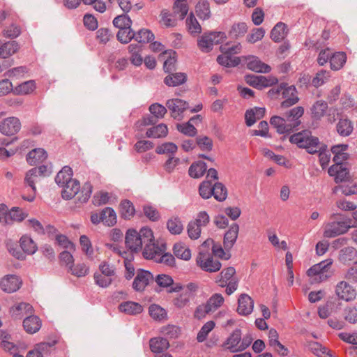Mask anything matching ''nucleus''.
Listing matches in <instances>:
<instances>
[{
	"mask_svg": "<svg viewBox=\"0 0 357 357\" xmlns=\"http://www.w3.org/2000/svg\"><path fill=\"white\" fill-rule=\"evenodd\" d=\"M125 245L132 254L142 253L145 259L169 267L175 266V257L189 261L192 257L191 248L183 241L174 243V255L167 252L166 243L158 239L154 231L149 226H143L139 229H128L125 234Z\"/></svg>",
	"mask_w": 357,
	"mask_h": 357,
	"instance_id": "f257e3e1",
	"label": "nucleus"
},
{
	"mask_svg": "<svg viewBox=\"0 0 357 357\" xmlns=\"http://www.w3.org/2000/svg\"><path fill=\"white\" fill-rule=\"evenodd\" d=\"M215 256L227 259L225 251L218 242L213 238L208 237L199 246L196 257L197 266L205 272L215 273L220 270L222 264Z\"/></svg>",
	"mask_w": 357,
	"mask_h": 357,
	"instance_id": "f03ea898",
	"label": "nucleus"
},
{
	"mask_svg": "<svg viewBox=\"0 0 357 357\" xmlns=\"http://www.w3.org/2000/svg\"><path fill=\"white\" fill-rule=\"evenodd\" d=\"M252 341V335L247 334L243 336L242 330L236 328L222 342V347L231 353L241 352L245 351Z\"/></svg>",
	"mask_w": 357,
	"mask_h": 357,
	"instance_id": "7ed1b4c3",
	"label": "nucleus"
},
{
	"mask_svg": "<svg viewBox=\"0 0 357 357\" xmlns=\"http://www.w3.org/2000/svg\"><path fill=\"white\" fill-rule=\"evenodd\" d=\"M240 43L225 42L220 47V54L217 56V63L226 68H234L241 63L240 57L234 56L241 51Z\"/></svg>",
	"mask_w": 357,
	"mask_h": 357,
	"instance_id": "20e7f679",
	"label": "nucleus"
},
{
	"mask_svg": "<svg viewBox=\"0 0 357 357\" xmlns=\"http://www.w3.org/2000/svg\"><path fill=\"white\" fill-rule=\"evenodd\" d=\"M61 195L65 199H70L75 196L81 202H86L91 194L92 187L90 183H86L82 187L79 186V182L74 179L67 185L65 184L61 187Z\"/></svg>",
	"mask_w": 357,
	"mask_h": 357,
	"instance_id": "39448f33",
	"label": "nucleus"
},
{
	"mask_svg": "<svg viewBox=\"0 0 357 357\" xmlns=\"http://www.w3.org/2000/svg\"><path fill=\"white\" fill-rule=\"evenodd\" d=\"M289 141L298 147L305 149L309 153H314L324 148L317 137L307 131H302L292 135Z\"/></svg>",
	"mask_w": 357,
	"mask_h": 357,
	"instance_id": "423d86ee",
	"label": "nucleus"
},
{
	"mask_svg": "<svg viewBox=\"0 0 357 357\" xmlns=\"http://www.w3.org/2000/svg\"><path fill=\"white\" fill-rule=\"evenodd\" d=\"M215 282L219 287H226L227 294L231 295L238 286L239 279L236 268L233 266L224 268L216 276Z\"/></svg>",
	"mask_w": 357,
	"mask_h": 357,
	"instance_id": "0eeeda50",
	"label": "nucleus"
},
{
	"mask_svg": "<svg viewBox=\"0 0 357 357\" xmlns=\"http://www.w3.org/2000/svg\"><path fill=\"white\" fill-rule=\"evenodd\" d=\"M333 260L328 259L312 266L306 272L312 282L321 283L327 280L333 273Z\"/></svg>",
	"mask_w": 357,
	"mask_h": 357,
	"instance_id": "6e6552de",
	"label": "nucleus"
},
{
	"mask_svg": "<svg viewBox=\"0 0 357 357\" xmlns=\"http://www.w3.org/2000/svg\"><path fill=\"white\" fill-rule=\"evenodd\" d=\"M227 34L223 31L205 32L197 38V47L201 52L208 53L213 50L214 45L223 44L227 40Z\"/></svg>",
	"mask_w": 357,
	"mask_h": 357,
	"instance_id": "1a4fd4ad",
	"label": "nucleus"
},
{
	"mask_svg": "<svg viewBox=\"0 0 357 357\" xmlns=\"http://www.w3.org/2000/svg\"><path fill=\"white\" fill-rule=\"evenodd\" d=\"M90 220L94 225L102 223L105 226L111 227L117 222V214L113 208L105 207L100 211L91 212Z\"/></svg>",
	"mask_w": 357,
	"mask_h": 357,
	"instance_id": "9d476101",
	"label": "nucleus"
},
{
	"mask_svg": "<svg viewBox=\"0 0 357 357\" xmlns=\"http://www.w3.org/2000/svg\"><path fill=\"white\" fill-rule=\"evenodd\" d=\"M245 82L258 90H263L268 87L275 86L278 82V79L273 75L264 76L248 74L244 77Z\"/></svg>",
	"mask_w": 357,
	"mask_h": 357,
	"instance_id": "9b49d317",
	"label": "nucleus"
},
{
	"mask_svg": "<svg viewBox=\"0 0 357 357\" xmlns=\"http://www.w3.org/2000/svg\"><path fill=\"white\" fill-rule=\"evenodd\" d=\"M22 284V278L16 274H6L0 278V290L5 294L17 292Z\"/></svg>",
	"mask_w": 357,
	"mask_h": 357,
	"instance_id": "f8f14e48",
	"label": "nucleus"
},
{
	"mask_svg": "<svg viewBox=\"0 0 357 357\" xmlns=\"http://www.w3.org/2000/svg\"><path fill=\"white\" fill-rule=\"evenodd\" d=\"M79 248L84 256L89 261H95L99 259V248L93 245L91 238L82 234L78 240Z\"/></svg>",
	"mask_w": 357,
	"mask_h": 357,
	"instance_id": "ddd939ff",
	"label": "nucleus"
},
{
	"mask_svg": "<svg viewBox=\"0 0 357 357\" xmlns=\"http://www.w3.org/2000/svg\"><path fill=\"white\" fill-rule=\"evenodd\" d=\"M156 285L169 293H177L183 289V285L174 282L173 278L166 273H160L154 277Z\"/></svg>",
	"mask_w": 357,
	"mask_h": 357,
	"instance_id": "4468645a",
	"label": "nucleus"
},
{
	"mask_svg": "<svg viewBox=\"0 0 357 357\" xmlns=\"http://www.w3.org/2000/svg\"><path fill=\"white\" fill-rule=\"evenodd\" d=\"M153 280L154 275L151 271L139 268L136 271L132 287L135 291L142 292Z\"/></svg>",
	"mask_w": 357,
	"mask_h": 357,
	"instance_id": "2eb2a0df",
	"label": "nucleus"
},
{
	"mask_svg": "<svg viewBox=\"0 0 357 357\" xmlns=\"http://www.w3.org/2000/svg\"><path fill=\"white\" fill-rule=\"evenodd\" d=\"M21 128V121L15 116L5 118L0 122V133L4 136H15L20 131Z\"/></svg>",
	"mask_w": 357,
	"mask_h": 357,
	"instance_id": "dca6fc26",
	"label": "nucleus"
},
{
	"mask_svg": "<svg viewBox=\"0 0 357 357\" xmlns=\"http://www.w3.org/2000/svg\"><path fill=\"white\" fill-rule=\"evenodd\" d=\"M335 294L339 299L346 302L353 301L357 296L356 288L346 281H341L336 284Z\"/></svg>",
	"mask_w": 357,
	"mask_h": 357,
	"instance_id": "f3484780",
	"label": "nucleus"
},
{
	"mask_svg": "<svg viewBox=\"0 0 357 357\" xmlns=\"http://www.w3.org/2000/svg\"><path fill=\"white\" fill-rule=\"evenodd\" d=\"M166 106L170 111L171 116L176 120H181L183 112L189 108L186 100L178 98L169 99Z\"/></svg>",
	"mask_w": 357,
	"mask_h": 357,
	"instance_id": "a211bd4d",
	"label": "nucleus"
},
{
	"mask_svg": "<svg viewBox=\"0 0 357 357\" xmlns=\"http://www.w3.org/2000/svg\"><path fill=\"white\" fill-rule=\"evenodd\" d=\"M255 308V301L253 298L247 294H241L238 296L237 300L236 312L242 317L250 315Z\"/></svg>",
	"mask_w": 357,
	"mask_h": 357,
	"instance_id": "6ab92c4d",
	"label": "nucleus"
},
{
	"mask_svg": "<svg viewBox=\"0 0 357 357\" xmlns=\"http://www.w3.org/2000/svg\"><path fill=\"white\" fill-rule=\"evenodd\" d=\"M240 231L239 225L232 223L225 231L222 239V248L226 250H231L237 241Z\"/></svg>",
	"mask_w": 357,
	"mask_h": 357,
	"instance_id": "aec40b11",
	"label": "nucleus"
},
{
	"mask_svg": "<svg viewBox=\"0 0 357 357\" xmlns=\"http://www.w3.org/2000/svg\"><path fill=\"white\" fill-rule=\"evenodd\" d=\"M280 88L282 89V94L284 99L281 102L282 107H289L298 102L299 98L294 86L282 83L280 84Z\"/></svg>",
	"mask_w": 357,
	"mask_h": 357,
	"instance_id": "412c9836",
	"label": "nucleus"
},
{
	"mask_svg": "<svg viewBox=\"0 0 357 357\" xmlns=\"http://www.w3.org/2000/svg\"><path fill=\"white\" fill-rule=\"evenodd\" d=\"M270 123L272 127L275 129L276 132L279 134H288L295 127L298 126L297 121L290 123L287 119H285L279 116H273L270 119Z\"/></svg>",
	"mask_w": 357,
	"mask_h": 357,
	"instance_id": "4be33fe9",
	"label": "nucleus"
},
{
	"mask_svg": "<svg viewBox=\"0 0 357 357\" xmlns=\"http://www.w3.org/2000/svg\"><path fill=\"white\" fill-rule=\"evenodd\" d=\"M202 118L200 115H196L192 117L188 121L176 125V130L181 133L188 136L195 137L197 134V130L195 125L202 122Z\"/></svg>",
	"mask_w": 357,
	"mask_h": 357,
	"instance_id": "5701e85b",
	"label": "nucleus"
},
{
	"mask_svg": "<svg viewBox=\"0 0 357 357\" xmlns=\"http://www.w3.org/2000/svg\"><path fill=\"white\" fill-rule=\"evenodd\" d=\"M33 312V307L29 303L22 301L15 303L9 309L10 317L15 320H20L22 317L32 314Z\"/></svg>",
	"mask_w": 357,
	"mask_h": 357,
	"instance_id": "b1692460",
	"label": "nucleus"
},
{
	"mask_svg": "<svg viewBox=\"0 0 357 357\" xmlns=\"http://www.w3.org/2000/svg\"><path fill=\"white\" fill-rule=\"evenodd\" d=\"M350 226L345 222H333L326 225L324 229V236L331 238L338 235L345 234Z\"/></svg>",
	"mask_w": 357,
	"mask_h": 357,
	"instance_id": "393cba45",
	"label": "nucleus"
},
{
	"mask_svg": "<svg viewBox=\"0 0 357 357\" xmlns=\"http://www.w3.org/2000/svg\"><path fill=\"white\" fill-rule=\"evenodd\" d=\"M328 174L334 177V180L337 183L341 185L344 181H349L352 177L348 169L340 164H335L332 165L328 170Z\"/></svg>",
	"mask_w": 357,
	"mask_h": 357,
	"instance_id": "a878e982",
	"label": "nucleus"
},
{
	"mask_svg": "<svg viewBox=\"0 0 357 357\" xmlns=\"http://www.w3.org/2000/svg\"><path fill=\"white\" fill-rule=\"evenodd\" d=\"M14 142V139L0 136V160L5 161L15 154L17 149L13 146Z\"/></svg>",
	"mask_w": 357,
	"mask_h": 357,
	"instance_id": "bb28decb",
	"label": "nucleus"
},
{
	"mask_svg": "<svg viewBox=\"0 0 357 357\" xmlns=\"http://www.w3.org/2000/svg\"><path fill=\"white\" fill-rule=\"evenodd\" d=\"M247 68L255 73H268L271 71V67L261 61L255 56H249L245 58Z\"/></svg>",
	"mask_w": 357,
	"mask_h": 357,
	"instance_id": "cd10ccee",
	"label": "nucleus"
},
{
	"mask_svg": "<svg viewBox=\"0 0 357 357\" xmlns=\"http://www.w3.org/2000/svg\"><path fill=\"white\" fill-rule=\"evenodd\" d=\"M165 77L164 83L169 87H176L185 84L188 80V75L183 72L170 73Z\"/></svg>",
	"mask_w": 357,
	"mask_h": 357,
	"instance_id": "c85d7f7f",
	"label": "nucleus"
},
{
	"mask_svg": "<svg viewBox=\"0 0 357 357\" xmlns=\"http://www.w3.org/2000/svg\"><path fill=\"white\" fill-rule=\"evenodd\" d=\"M118 210L121 218L126 220L133 219L136 214V209L134 204L128 199L121 201Z\"/></svg>",
	"mask_w": 357,
	"mask_h": 357,
	"instance_id": "c756f323",
	"label": "nucleus"
},
{
	"mask_svg": "<svg viewBox=\"0 0 357 357\" xmlns=\"http://www.w3.org/2000/svg\"><path fill=\"white\" fill-rule=\"evenodd\" d=\"M266 113V108L254 107L248 109L245 114V123L248 126H253L258 120L262 119Z\"/></svg>",
	"mask_w": 357,
	"mask_h": 357,
	"instance_id": "7c9ffc66",
	"label": "nucleus"
},
{
	"mask_svg": "<svg viewBox=\"0 0 357 357\" xmlns=\"http://www.w3.org/2000/svg\"><path fill=\"white\" fill-rule=\"evenodd\" d=\"M42 326L40 319L35 315L26 317L22 322V327L28 334H35L40 331Z\"/></svg>",
	"mask_w": 357,
	"mask_h": 357,
	"instance_id": "2f4dec72",
	"label": "nucleus"
},
{
	"mask_svg": "<svg viewBox=\"0 0 357 357\" xmlns=\"http://www.w3.org/2000/svg\"><path fill=\"white\" fill-rule=\"evenodd\" d=\"M119 310L128 315H137L144 311V307L135 301H124L119 304Z\"/></svg>",
	"mask_w": 357,
	"mask_h": 357,
	"instance_id": "473e14b6",
	"label": "nucleus"
},
{
	"mask_svg": "<svg viewBox=\"0 0 357 357\" xmlns=\"http://www.w3.org/2000/svg\"><path fill=\"white\" fill-rule=\"evenodd\" d=\"M354 128V123L347 116L340 118L336 124V131L342 137L349 136L353 132Z\"/></svg>",
	"mask_w": 357,
	"mask_h": 357,
	"instance_id": "72a5a7b5",
	"label": "nucleus"
},
{
	"mask_svg": "<svg viewBox=\"0 0 357 357\" xmlns=\"http://www.w3.org/2000/svg\"><path fill=\"white\" fill-rule=\"evenodd\" d=\"M348 149V145L344 144H336L332 146L331 152L333 154V161L335 164L341 165L342 162L349 158Z\"/></svg>",
	"mask_w": 357,
	"mask_h": 357,
	"instance_id": "f704fd0d",
	"label": "nucleus"
},
{
	"mask_svg": "<svg viewBox=\"0 0 357 357\" xmlns=\"http://www.w3.org/2000/svg\"><path fill=\"white\" fill-rule=\"evenodd\" d=\"M159 59L163 61L165 72H171L175 67L176 62V52L172 50H168L158 56Z\"/></svg>",
	"mask_w": 357,
	"mask_h": 357,
	"instance_id": "c9c22d12",
	"label": "nucleus"
},
{
	"mask_svg": "<svg viewBox=\"0 0 357 357\" xmlns=\"http://www.w3.org/2000/svg\"><path fill=\"white\" fill-rule=\"evenodd\" d=\"M68 273L76 278H84L89 274L90 267L87 262L79 261L70 267Z\"/></svg>",
	"mask_w": 357,
	"mask_h": 357,
	"instance_id": "e433bc0d",
	"label": "nucleus"
},
{
	"mask_svg": "<svg viewBox=\"0 0 357 357\" xmlns=\"http://www.w3.org/2000/svg\"><path fill=\"white\" fill-rule=\"evenodd\" d=\"M166 228L172 235H181L184 230V225L181 218L173 215L167 220Z\"/></svg>",
	"mask_w": 357,
	"mask_h": 357,
	"instance_id": "4c0bfd02",
	"label": "nucleus"
},
{
	"mask_svg": "<svg viewBox=\"0 0 357 357\" xmlns=\"http://www.w3.org/2000/svg\"><path fill=\"white\" fill-rule=\"evenodd\" d=\"M158 23L163 28H174L178 24V21L170 11L163 9L160 11L158 16Z\"/></svg>",
	"mask_w": 357,
	"mask_h": 357,
	"instance_id": "58836bf2",
	"label": "nucleus"
},
{
	"mask_svg": "<svg viewBox=\"0 0 357 357\" xmlns=\"http://www.w3.org/2000/svg\"><path fill=\"white\" fill-rule=\"evenodd\" d=\"M201 20H208L211 17L210 4L207 0H199L195 6L194 13Z\"/></svg>",
	"mask_w": 357,
	"mask_h": 357,
	"instance_id": "ea45409f",
	"label": "nucleus"
},
{
	"mask_svg": "<svg viewBox=\"0 0 357 357\" xmlns=\"http://www.w3.org/2000/svg\"><path fill=\"white\" fill-rule=\"evenodd\" d=\"M48 232L54 235L56 243L63 248L73 250L75 249V244L69 240L67 236L58 232V231L52 226L47 227Z\"/></svg>",
	"mask_w": 357,
	"mask_h": 357,
	"instance_id": "a19ab883",
	"label": "nucleus"
},
{
	"mask_svg": "<svg viewBox=\"0 0 357 357\" xmlns=\"http://www.w3.org/2000/svg\"><path fill=\"white\" fill-rule=\"evenodd\" d=\"M185 29L188 33L192 36H198L202 31V26L193 13H190L186 18Z\"/></svg>",
	"mask_w": 357,
	"mask_h": 357,
	"instance_id": "79ce46f5",
	"label": "nucleus"
},
{
	"mask_svg": "<svg viewBox=\"0 0 357 357\" xmlns=\"http://www.w3.org/2000/svg\"><path fill=\"white\" fill-rule=\"evenodd\" d=\"M248 26L245 22H234L230 27L228 36L233 39H238L248 32Z\"/></svg>",
	"mask_w": 357,
	"mask_h": 357,
	"instance_id": "37998d69",
	"label": "nucleus"
},
{
	"mask_svg": "<svg viewBox=\"0 0 357 357\" xmlns=\"http://www.w3.org/2000/svg\"><path fill=\"white\" fill-rule=\"evenodd\" d=\"M339 303L328 301L318 308V314L321 319H326L333 315L338 309Z\"/></svg>",
	"mask_w": 357,
	"mask_h": 357,
	"instance_id": "c03bdc74",
	"label": "nucleus"
},
{
	"mask_svg": "<svg viewBox=\"0 0 357 357\" xmlns=\"http://www.w3.org/2000/svg\"><path fill=\"white\" fill-rule=\"evenodd\" d=\"M307 346L312 353L317 357H336L331 350L318 342H309Z\"/></svg>",
	"mask_w": 357,
	"mask_h": 357,
	"instance_id": "a18cd8bd",
	"label": "nucleus"
},
{
	"mask_svg": "<svg viewBox=\"0 0 357 357\" xmlns=\"http://www.w3.org/2000/svg\"><path fill=\"white\" fill-rule=\"evenodd\" d=\"M74 179L73 178V170L68 166L63 167L55 177V181L60 188L65 184L67 185Z\"/></svg>",
	"mask_w": 357,
	"mask_h": 357,
	"instance_id": "49530a36",
	"label": "nucleus"
},
{
	"mask_svg": "<svg viewBox=\"0 0 357 357\" xmlns=\"http://www.w3.org/2000/svg\"><path fill=\"white\" fill-rule=\"evenodd\" d=\"M27 213L19 207H13L8 209L7 214L6 225H11L14 222L23 221L26 217Z\"/></svg>",
	"mask_w": 357,
	"mask_h": 357,
	"instance_id": "de8ad7c7",
	"label": "nucleus"
},
{
	"mask_svg": "<svg viewBox=\"0 0 357 357\" xmlns=\"http://www.w3.org/2000/svg\"><path fill=\"white\" fill-rule=\"evenodd\" d=\"M150 317L156 321H163L167 319V312L158 304H151L148 309Z\"/></svg>",
	"mask_w": 357,
	"mask_h": 357,
	"instance_id": "09e8293b",
	"label": "nucleus"
},
{
	"mask_svg": "<svg viewBox=\"0 0 357 357\" xmlns=\"http://www.w3.org/2000/svg\"><path fill=\"white\" fill-rule=\"evenodd\" d=\"M287 35V26L282 22L276 24L270 33L271 38L275 43L283 40Z\"/></svg>",
	"mask_w": 357,
	"mask_h": 357,
	"instance_id": "8fccbe9b",
	"label": "nucleus"
},
{
	"mask_svg": "<svg viewBox=\"0 0 357 357\" xmlns=\"http://www.w3.org/2000/svg\"><path fill=\"white\" fill-rule=\"evenodd\" d=\"M46 158L47 153L41 148H37L31 150L29 152L26 156L27 162L31 165H36L38 162H42Z\"/></svg>",
	"mask_w": 357,
	"mask_h": 357,
	"instance_id": "3c124183",
	"label": "nucleus"
},
{
	"mask_svg": "<svg viewBox=\"0 0 357 357\" xmlns=\"http://www.w3.org/2000/svg\"><path fill=\"white\" fill-rule=\"evenodd\" d=\"M20 245L22 250L28 255H33L37 250V245L28 235H23L20 239Z\"/></svg>",
	"mask_w": 357,
	"mask_h": 357,
	"instance_id": "603ef678",
	"label": "nucleus"
},
{
	"mask_svg": "<svg viewBox=\"0 0 357 357\" xmlns=\"http://www.w3.org/2000/svg\"><path fill=\"white\" fill-rule=\"evenodd\" d=\"M0 346L3 350L7 352L16 351L17 346L13 342L10 334L1 331L0 333Z\"/></svg>",
	"mask_w": 357,
	"mask_h": 357,
	"instance_id": "864d4df0",
	"label": "nucleus"
},
{
	"mask_svg": "<svg viewBox=\"0 0 357 357\" xmlns=\"http://www.w3.org/2000/svg\"><path fill=\"white\" fill-rule=\"evenodd\" d=\"M168 133V127L165 123H160L146 130V136L147 137L160 138L167 136Z\"/></svg>",
	"mask_w": 357,
	"mask_h": 357,
	"instance_id": "5fc2aeb1",
	"label": "nucleus"
},
{
	"mask_svg": "<svg viewBox=\"0 0 357 357\" xmlns=\"http://www.w3.org/2000/svg\"><path fill=\"white\" fill-rule=\"evenodd\" d=\"M169 347V343L167 340L162 337L151 339L150 341V348L155 354L165 351Z\"/></svg>",
	"mask_w": 357,
	"mask_h": 357,
	"instance_id": "6e6d98bb",
	"label": "nucleus"
},
{
	"mask_svg": "<svg viewBox=\"0 0 357 357\" xmlns=\"http://www.w3.org/2000/svg\"><path fill=\"white\" fill-rule=\"evenodd\" d=\"M207 166L202 161L194 162L189 167V176L193 178L202 177L206 171Z\"/></svg>",
	"mask_w": 357,
	"mask_h": 357,
	"instance_id": "4d7b16f0",
	"label": "nucleus"
},
{
	"mask_svg": "<svg viewBox=\"0 0 357 357\" xmlns=\"http://www.w3.org/2000/svg\"><path fill=\"white\" fill-rule=\"evenodd\" d=\"M130 53V61L135 66H140L143 63V57L140 53L141 48L136 44H131L128 46Z\"/></svg>",
	"mask_w": 357,
	"mask_h": 357,
	"instance_id": "13d9d810",
	"label": "nucleus"
},
{
	"mask_svg": "<svg viewBox=\"0 0 357 357\" xmlns=\"http://www.w3.org/2000/svg\"><path fill=\"white\" fill-rule=\"evenodd\" d=\"M173 11L176 17L180 20H183L188 13L189 7L185 1L176 0L173 5Z\"/></svg>",
	"mask_w": 357,
	"mask_h": 357,
	"instance_id": "bf43d9fd",
	"label": "nucleus"
},
{
	"mask_svg": "<svg viewBox=\"0 0 357 357\" xmlns=\"http://www.w3.org/2000/svg\"><path fill=\"white\" fill-rule=\"evenodd\" d=\"M347 61V56L344 52H334L331 58L330 66L333 70H339L345 64Z\"/></svg>",
	"mask_w": 357,
	"mask_h": 357,
	"instance_id": "052dcab7",
	"label": "nucleus"
},
{
	"mask_svg": "<svg viewBox=\"0 0 357 357\" xmlns=\"http://www.w3.org/2000/svg\"><path fill=\"white\" fill-rule=\"evenodd\" d=\"M266 31L264 28H254L246 36L245 40L249 44H255L261 41L265 36Z\"/></svg>",
	"mask_w": 357,
	"mask_h": 357,
	"instance_id": "680f3d73",
	"label": "nucleus"
},
{
	"mask_svg": "<svg viewBox=\"0 0 357 357\" xmlns=\"http://www.w3.org/2000/svg\"><path fill=\"white\" fill-rule=\"evenodd\" d=\"M225 298L220 294H213L206 303L211 312H214L224 303Z\"/></svg>",
	"mask_w": 357,
	"mask_h": 357,
	"instance_id": "e2e57ef3",
	"label": "nucleus"
},
{
	"mask_svg": "<svg viewBox=\"0 0 357 357\" xmlns=\"http://www.w3.org/2000/svg\"><path fill=\"white\" fill-rule=\"evenodd\" d=\"M18 50V45L15 41H10L0 46V56L8 58L15 54Z\"/></svg>",
	"mask_w": 357,
	"mask_h": 357,
	"instance_id": "0e129e2a",
	"label": "nucleus"
},
{
	"mask_svg": "<svg viewBox=\"0 0 357 357\" xmlns=\"http://www.w3.org/2000/svg\"><path fill=\"white\" fill-rule=\"evenodd\" d=\"M186 231L188 238L192 241H195L201 237L202 227L191 220L187 225Z\"/></svg>",
	"mask_w": 357,
	"mask_h": 357,
	"instance_id": "69168bd1",
	"label": "nucleus"
},
{
	"mask_svg": "<svg viewBox=\"0 0 357 357\" xmlns=\"http://www.w3.org/2000/svg\"><path fill=\"white\" fill-rule=\"evenodd\" d=\"M181 164V161L179 158L170 156L164 163L163 169L166 172L171 174L178 171Z\"/></svg>",
	"mask_w": 357,
	"mask_h": 357,
	"instance_id": "338daca9",
	"label": "nucleus"
},
{
	"mask_svg": "<svg viewBox=\"0 0 357 357\" xmlns=\"http://www.w3.org/2000/svg\"><path fill=\"white\" fill-rule=\"evenodd\" d=\"M342 193L345 195H351L357 193V182L354 177H351L349 181H344L340 185Z\"/></svg>",
	"mask_w": 357,
	"mask_h": 357,
	"instance_id": "774afa93",
	"label": "nucleus"
}]
</instances>
